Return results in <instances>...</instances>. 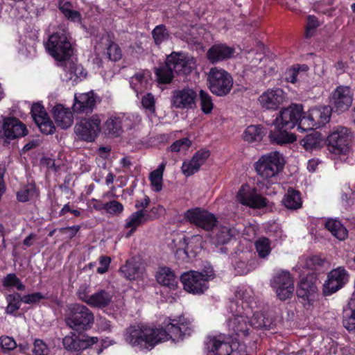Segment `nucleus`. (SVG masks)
<instances>
[{
  "mask_svg": "<svg viewBox=\"0 0 355 355\" xmlns=\"http://www.w3.org/2000/svg\"><path fill=\"white\" fill-rule=\"evenodd\" d=\"M163 324L159 328L141 324L131 325L124 331V340L139 350H150L159 343L169 339H183L193 332V325L183 317L166 320Z\"/></svg>",
  "mask_w": 355,
  "mask_h": 355,
  "instance_id": "nucleus-1",
  "label": "nucleus"
},
{
  "mask_svg": "<svg viewBox=\"0 0 355 355\" xmlns=\"http://www.w3.org/2000/svg\"><path fill=\"white\" fill-rule=\"evenodd\" d=\"M208 355H247L246 347L230 336L220 334L209 336L205 342Z\"/></svg>",
  "mask_w": 355,
  "mask_h": 355,
  "instance_id": "nucleus-2",
  "label": "nucleus"
},
{
  "mask_svg": "<svg viewBox=\"0 0 355 355\" xmlns=\"http://www.w3.org/2000/svg\"><path fill=\"white\" fill-rule=\"evenodd\" d=\"M65 322L73 330L83 331L92 328L94 315L86 306L73 304L68 306L65 314Z\"/></svg>",
  "mask_w": 355,
  "mask_h": 355,
  "instance_id": "nucleus-3",
  "label": "nucleus"
},
{
  "mask_svg": "<svg viewBox=\"0 0 355 355\" xmlns=\"http://www.w3.org/2000/svg\"><path fill=\"white\" fill-rule=\"evenodd\" d=\"M207 85L212 94L217 96L227 95L233 87V78L225 70L212 67L207 73Z\"/></svg>",
  "mask_w": 355,
  "mask_h": 355,
  "instance_id": "nucleus-4",
  "label": "nucleus"
},
{
  "mask_svg": "<svg viewBox=\"0 0 355 355\" xmlns=\"http://www.w3.org/2000/svg\"><path fill=\"white\" fill-rule=\"evenodd\" d=\"M331 112L330 106L315 107L304 112L299 129L304 132L324 126L329 121Z\"/></svg>",
  "mask_w": 355,
  "mask_h": 355,
  "instance_id": "nucleus-5",
  "label": "nucleus"
},
{
  "mask_svg": "<svg viewBox=\"0 0 355 355\" xmlns=\"http://www.w3.org/2000/svg\"><path fill=\"white\" fill-rule=\"evenodd\" d=\"M49 53L58 61H65L72 55V48L64 33H54L46 43Z\"/></svg>",
  "mask_w": 355,
  "mask_h": 355,
  "instance_id": "nucleus-6",
  "label": "nucleus"
},
{
  "mask_svg": "<svg viewBox=\"0 0 355 355\" xmlns=\"http://www.w3.org/2000/svg\"><path fill=\"white\" fill-rule=\"evenodd\" d=\"M254 167L257 174L263 179L272 178L282 169L281 155L277 152L263 155L255 162Z\"/></svg>",
  "mask_w": 355,
  "mask_h": 355,
  "instance_id": "nucleus-7",
  "label": "nucleus"
},
{
  "mask_svg": "<svg viewBox=\"0 0 355 355\" xmlns=\"http://www.w3.org/2000/svg\"><path fill=\"white\" fill-rule=\"evenodd\" d=\"M214 277V274H203L202 272L191 270L181 275L180 281L184 289L194 295L204 293L209 288L208 282Z\"/></svg>",
  "mask_w": 355,
  "mask_h": 355,
  "instance_id": "nucleus-8",
  "label": "nucleus"
},
{
  "mask_svg": "<svg viewBox=\"0 0 355 355\" xmlns=\"http://www.w3.org/2000/svg\"><path fill=\"white\" fill-rule=\"evenodd\" d=\"M352 135L344 126L334 127L327 138L329 150L334 154H346L350 148Z\"/></svg>",
  "mask_w": 355,
  "mask_h": 355,
  "instance_id": "nucleus-9",
  "label": "nucleus"
},
{
  "mask_svg": "<svg viewBox=\"0 0 355 355\" xmlns=\"http://www.w3.org/2000/svg\"><path fill=\"white\" fill-rule=\"evenodd\" d=\"M304 116L303 107L301 104H292L282 109L272 124L281 125L286 129H292L297 125L299 129L301 119Z\"/></svg>",
  "mask_w": 355,
  "mask_h": 355,
  "instance_id": "nucleus-10",
  "label": "nucleus"
},
{
  "mask_svg": "<svg viewBox=\"0 0 355 355\" xmlns=\"http://www.w3.org/2000/svg\"><path fill=\"white\" fill-rule=\"evenodd\" d=\"M101 120L98 115L83 119L74 127V132L78 138L86 141H93L101 132Z\"/></svg>",
  "mask_w": 355,
  "mask_h": 355,
  "instance_id": "nucleus-11",
  "label": "nucleus"
},
{
  "mask_svg": "<svg viewBox=\"0 0 355 355\" xmlns=\"http://www.w3.org/2000/svg\"><path fill=\"white\" fill-rule=\"evenodd\" d=\"M349 274L343 266L331 270L323 284L324 295H330L341 289L349 282Z\"/></svg>",
  "mask_w": 355,
  "mask_h": 355,
  "instance_id": "nucleus-12",
  "label": "nucleus"
},
{
  "mask_svg": "<svg viewBox=\"0 0 355 355\" xmlns=\"http://www.w3.org/2000/svg\"><path fill=\"white\" fill-rule=\"evenodd\" d=\"M166 63L178 75L187 76L196 68L194 58L182 52H173L166 57Z\"/></svg>",
  "mask_w": 355,
  "mask_h": 355,
  "instance_id": "nucleus-13",
  "label": "nucleus"
},
{
  "mask_svg": "<svg viewBox=\"0 0 355 355\" xmlns=\"http://www.w3.org/2000/svg\"><path fill=\"white\" fill-rule=\"evenodd\" d=\"M184 218L191 223L206 231L211 230L217 223L216 218L213 214L200 208L187 210L184 213Z\"/></svg>",
  "mask_w": 355,
  "mask_h": 355,
  "instance_id": "nucleus-14",
  "label": "nucleus"
},
{
  "mask_svg": "<svg viewBox=\"0 0 355 355\" xmlns=\"http://www.w3.org/2000/svg\"><path fill=\"white\" fill-rule=\"evenodd\" d=\"M197 93L189 87H184L172 92L171 105L180 110H191L196 107Z\"/></svg>",
  "mask_w": 355,
  "mask_h": 355,
  "instance_id": "nucleus-15",
  "label": "nucleus"
},
{
  "mask_svg": "<svg viewBox=\"0 0 355 355\" xmlns=\"http://www.w3.org/2000/svg\"><path fill=\"white\" fill-rule=\"evenodd\" d=\"M352 102L353 94L347 86L337 87L330 97L331 108L338 113L348 110Z\"/></svg>",
  "mask_w": 355,
  "mask_h": 355,
  "instance_id": "nucleus-16",
  "label": "nucleus"
},
{
  "mask_svg": "<svg viewBox=\"0 0 355 355\" xmlns=\"http://www.w3.org/2000/svg\"><path fill=\"white\" fill-rule=\"evenodd\" d=\"M272 285L281 300L292 297L294 292V282L288 272L282 271L276 274Z\"/></svg>",
  "mask_w": 355,
  "mask_h": 355,
  "instance_id": "nucleus-17",
  "label": "nucleus"
},
{
  "mask_svg": "<svg viewBox=\"0 0 355 355\" xmlns=\"http://www.w3.org/2000/svg\"><path fill=\"white\" fill-rule=\"evenodd\" d=\"M26 134L27 129L26 126L16 118H5L3 121H0V137L14 139Z\"/></svg>",
  "mask_w": 355,
  "mask_h": 355,
  "instance_id": "nucleus-18",
  "label": "nucleus"
},
{
  "mask_svg": "<svg viewBox=\"0 0 355 355\" xmlns=\"http://www.w3.org/2000/svg\"><path fill=\"white\" fill-rule=\"evenodd\" d=\"M284 92L280 88L269 89L258 98L261 107L267 110H277L285 101Z\"/></svg>",
  "mask_w": 355,
  "mask_h": 355,
  "instance_id": "nucleus-19",
  "label": "nucleus"
},
{
  "mask_svg": "<svg viewBox=\"0 0 355 355\" xmlns=\"http://www.w3.org/2000/svg\"><path fill=\"white\" fill-rule=\"evenodd\" d=\"M100 98L93 92L75 94L73 111L77 114L91 113Z\"/></svg>",
  "mask_w": 355,
  "mask_h": 355,
  "instance_id": "nucleus-20",
  "label": "nucleus"
},
{
  "mask_svg": "<svg viewBox=\"0 0 355 355\" xmlns=\"http://www.w3.org/2000/svg\"><path fill=\"white\" fill-rule=\"evenodd\" d=\"M236 200L242 205L252 208H262L267 204V200L265 198L258 194L255 190H250L245 185H243L238 191Z\"/></svg>",
  "mask_w": 355,
  "mask_h": 355,
  "instance_id": "nucleus-21",
  "label": "nucleus"
},
{
  "mask_svg": "<svg viewBox=\"0 0 355 355\" xmlns=\"http://www.w3.org/2000/svg\"><path fill=\"white\" fill-rule=\"evenodd\" d=\"M318 288L312 280L307 278L300 282L296 293L300 302L305 305H311L318 297Z\"/></svg>",
  "mask_w": 355,
  "mask_h": 355,
  "instance_id": "nucleus-22",
  "label": "nucleus"
},
{
  "mask_svg": "<svg viewBox=\"0 0 355 355\" xmlns=\"http://www.w3.org/2000/svg\"><path fill=\"white\" fill-rule=\"evenodd\" d=\"M98 341L96 337L77 336L74 333L66 336L62 340L64 347L69 351L85 349Z\"/></svg>",
  "mask_w": 355,
  "mask_h": 355,
  "instance_id": "nucleus-23",
  "label": "nucleus"
},
{
  "mask_svg": "<svg viewBox=\"0 0 355 355\" xmlns=\"http://www.w3.org/2000/svg\"><path fill=\"white\" fill-rule=\"evenodd\" d=\"M234 49L224 43L213 44L207 52V58L211 64L226 60L233 55Z\"/></svg>",
  "mask_w": 355,
  "mask_h": 355,
  "instance_id": "nucleus-24",
  "label": "nucleus"
},
{
  "mask_svg": "<svg viewBox=\"0 0 355 355\" xmlns=\"http://www.w3.org/2000/svg\"><path fill=\"white\" fill-rule=\"evenodd\" d=\"M209 151L207 150H200L197 151L189 162L184 161L182 163V171L186 176H191L198 172L200 166L209 157Z\"/></svg>",
  "mask_w": 355,
  "mask_h": 355,
  "instance_id": "nucleus-25",
  "label": "nucleus"
},
{
  "mask_svg": "<svg viewBox=\"0 0 355 355\" xmlns=\"http://www.w3.org/2000/svg\"><path fill=\"white\" fill-rule=\"evenodd\" d=\"M228 328L232 334L238 336H246L250 329V321L248 318L241 313L234 315L227 322Z\"/></svg>",
  "mask_w": 355,
  "mask_h": 355,
  "instance_id": "nucleus-26",
  "label": "nucleus"
},
{
  "mask_svg": "<svg viewBox=\"0 0 355 355\" xmlns=\"http://www.w3.org/2000/svg\"><path fill=\"white\" fill-rule=\"evenodd\" d=\"M64 76L67 81H71L73 85L83 80L87 75L85 69L81 64L67 61L64 64Z\"/></svg>",
  "mask_w": 355,
  "mask_h": 355,
  "instance_id": "nucleus-27",
  "label": "nucleus"
},
{
  "mask_svg": "<svg viewBox=\"0 0 355 355\" xmlns=\"http://www.w3.org/2000/svg\"><path fill=\"white\" fill-rule=\"evenodd\" d=\"M123 116H112L103 125V132L108 137H118L123 133Z\"/></svg>",
  "mask_w": 355,
  "mask_h": 355,
  "instance_id": "nucleus-28",
  "label": "nucleus"
},
{
  "mask_svg": "<svg viewBox=\"0 0 355 355\" xmlns=\"http://www.w3.org/2000/svg\"><path fill=\"white\" fill-rule=\"evenodd\" d=\"M53 116L55 123L62 129H67L73 123V114L69 109L61 105L55 106L53 109Z\"/></svg>",
  "mask_w": 355,
  "mask_h": 355,
  "instance_id": "nucleus-29",
  "label": "nucleus"
},
{
  "mask_svg": "<svg viewBox=\"0 0 355 355\" xmlns=\"http://www.w3.org/2000/svg\"><path fill=\"white\" fill-rule=\"evenodd\" d=\"M156 218V216H153L147 210H137L132 213L125 220V227H133L137 229L142 224L153 220Z\"/></svg>",
  "mask_w": 355,
  "mask_h": 355,
  "instance_id": "nucleus-30",
  "label": "nucleus"
},
{
  "mask_svg": "<svg viewBox=\"0 0 355 355\" xmlns=\"http://www.w3.org/2000/svg\"><path fill=\"white\" fill-rule=\"evenodd\" d=\"M275 128L270 130L269 137L272 143L284 144L291 143L295 140L294 135L288 132V129L284 128L281 125L272 124Z\"/></svg>",
  "mask_w": 355,
  "mask_h": 355,
  "instance_id": "nucleus-31",
  "label": "nucleus"
},
{
  "mask_svg": "<svg viewBox=\"0 0 355 355\" xmlns=\"http://www.w3.org/2000/svg\"><path fill=\"white\" fill-rule=\"evenodd\" d=\"M157 282L162 286L175 289L178 286V279L174 272L167 267L161 268L156 275Z\"/></svg>",
  "mask_w": 355,
  "mask_h": 355,
  "instance_id": "nucleus-32",
  "label": "nucleus"
},
{
  "mask_svg": "<svg viewBox=\"0 0 355 355\" xmlns=\"http://www.w3.org/2000/svg\"><path fill=\"white\" fill-rule=\"evenodd\" d=\"M282 202L285 207L290 210H297L302 205L300 193L293 188L288 189Z\"/></svg>",
  "mask_w": 355,
  "mask_h": 355,
  "instance_id": "nucleus-33",
  "label": "nucleus"
},
{
  "mask_svg": "<svg viewBox=\"0 0 355 355\" xmlns=\"http://www.w3.org/2000/svg\"><path fill=\"white\" fill-rule=\"evenodd\" d=\"M112 295L104 290H101L90 295L87 304L92 307L104 308L112 301Z\"/></svg>",
  "mask_w": 355,
  "mask_h": 355,
  "instance_id": "nucleus-34",
  "label": "nucleus"
},
{
  "mask_svg": "<svg viewBox=\"0 0 355 355\" xmlns=\"http://www.w3.org/2000/svg\"><path fill=\"white\" fill-rule=\"evenodd\" d=\"M325 227L331 234L340 241H344L348 236V232L340 221L329 218L325 222Z\"/></svg>",
  "mask_w": 355,
  "mask_h": 355,
  "instance_id": "nucleus-35",
  "label": "nucleus"
},
{
  "mask_svg": "<svg viewBox=\"0 0 355 355\" xmlns=\"http://www.w3.org/2000/svg\"><path fill=\"white\" fill-rule=\"evenodd\" d=\"M250 327L256 329H270L275 325L274 320L263 312L254 313L250 321Z\"/></svg>",
  "mask_w": 355,
  "mask_h": 355,
  "instance_id": "nucleus-36",
  "label": "nucleus"
},
{
  "mask_svg": "<svg viewBox=\"0 0 355 355\" xmlns=\"http://www.w3.org/2000/svg\"><path fill=\"white\" fill-rule=\"evenodd\" d=\"M308 70L309 67L306 64L295 65L286 71V79L288 82L295 83L304 79Z\"/></svg>",
  "mask_w": 355,
  "mask_h": 355,
  "instance_id": "nucleus-37",
  "label": "nucleus"
},
{
  "mask_svg": "<svg viewBox=\"0 0 355 355\" xmlns=\"http://www.w3.org/2000/svg\"><path fill=\"white\" fill-rule=\"evenodd\" d=\"M255 260L249 259L247 254H243L234 263V270L239 275L248 273L254 268Z\"/></svg>",
  "mask_w": 355,
  "mask_h": 355,
  "instance_id": "nucleus-38",
  "label": "nucleus"
},
{
  "mask_svg": "<svg viewBox=\"0 0 355 355\" xmlns=\"http://www.w3.org/2000/svg\"><path fill=\"white\" fill-rule=\"evenodd\" d=\"M58 8L65 18L72 22L81 23L82 16L80 12L73 10V5L69 1H60Z\"/></svg>",
  "mask_w": 355,
  "mask_h": 355,
  "instance_id": "nucleus-39",
  "label": "nucleus"
},
{
  "mask_svg": "<svg viewBox=\"0 0 355 355\" xmlns=\"http://www.w3.org/2000/svg\"><path fill=\"white\" fill-rule=\"evenodd\" d=\"M343 324L349 331H355V298L348 303V309L345 310Z\"/></svg>",
  "mask_w": 355,
  "mask_h": 355,
  "instance_id": "nucleus-40",
  "label": "nucleus"
},
{
  "mask_svg": "<svg viewBox=\"0 0 355 355\" xmlns=\"http://www.w3.org/2000/svg\"><path fill=\"white\" fill-rule=\"evenodd\" d=\"M166 167V162H162L158 168L150 173L149 179L152 189L155 192L162 189L163 173Z\"/></svg>",
  "mask_w": 355,
  "mask_h": 355,
  "instance_id": "nucleus-41",
  "label": "nucleus"
},
{
  "mask_svg": "<svg viewBox=\"0 0 355 355\" xmlns=\"http://www.w3.org/2000/svg\"><path fill=\"white\" fill-rule=\"evenodd\" d=\"M264 135L263 128L261 125H250L244 131L243 139L248 142L260 141Z\"/></svg>",
  "mask_w": 355,
  "mask_h": 355,
  "instance_id": "nucleus-42",
  "label": "nucleus"
},
{
  "mask_svg": "<svg viewBox=\"0 0 355 355\" xmlns=\"http://www.w3.org/2000/svg\"><path fill=\"white\" fill-rule=\"evenodd\" d=\"M328 266L329 263L324 259L316 255L307 258L304 266L306 268L318 272L323 271Z\"/></svg>",
  "mask_w": 355,
  "mask_h": 355,
  "instance_id": "nucleus-43",
  "label": "nucleus"
},
{
  "mask_svg": "<svg viewBox=\"0 0 355 355\" xmlns=\"http://www.w3.org/2000/svg\"><path fill=\"white\" fill-rule=\"evenodd\" d=\"M139 268L134 259L128 260L120 268V272L127 279H135L139 274Z\"/></svg>",
  "mask_w": 355,
  "mask_h": 355,
  "instance_id": "nucleus-44",
  "label": "nucleus"
},
{
  "mask_svg": "<svg viewBox=\"0 0 355 355\" xmlns=\"http://www.w3.org/2000/svg\"><path fill=\"white\" fill-rule=\"evenodd\" d=\"M173 69L165 62V65L155 69V75L159 83H170L173 78Z\"/></svg>",
  "mask_w": 355,
  "mask_h": 355,
  "instance_id": "nucleus-45",
  "label": "nucleus"
},
{
  "mask_svg": "<svg viewBox=\"0 0 355 355\" xmlns=\"http://www.w3.org/2000/svg\"><path fill=\"white\" fill-rule=\"evenodd\" d=\"M152 36L157 46H159L170 39L169 32L164 24L156 26L152 31Z\"/></svg>",
  "mask_w": 355,
  "mask_h": 355,
  "instance_id": "nucleus-46",
  "label": "nucleus"
},
{
  "mask_svg": "<svg viewBox=\"0 0 355 355\" xmlns=\"http://www.w3.org/2000/svg\"><path fill=\"white\" fill-rule=\"evenodd\" d=\"M2 286L6 288H16L24 291L26 287L15 273H9L2 279Z\"/></svg>",
  "mask_w": 355,
  "mask_h": 355,
  "instance_id": "nucleus-47",
  "label": "nucleus"
},
{
  "mask_svg": "<svg viewBox=\"0 0 355 355\" xmlns=\"http://www.w3.org/2000/svg\"><path fill=\"white\" fill-rule=\"evenodd\" d=\"M199 101L202 112L205 114H210L214 108V103L210 94L202 89L200 90Z\"/></svg>",
  "mask_w": 355,
  "mask_h": 355,
  "instance_id": "nucleus-48",
  "label": "nucleus"
},
{
  "mask_svg": "<svg viewBox=\"0 0 355 355\" xmlns=\"http://www.w3.org/2000/svg\"><path fill=\"white\" fill-rule=\"evenodd\" d=\"M236 230L227 227H220L217 229L215 239L218 244H225L227 243L232 236H235Z\"/></svg>",
  "mask_w": 355,
  "mask_h": 355,
  "instance_id": "nucleus-49",
  "label": "nucleus"
},
{
  "mask_svg": "<svg viewBox=\"0 0 355 355\" xmlns=\"http://www.w3.org/2000/svg\"><path fill=\"white\" fill-rule=\"evenodd\" d=\"M322 140L318 132H313L304 137L300 141L306 150H312L320 146Z\"/></svg>",
  "mask_w": 355,
  "mask_h": 355,
  "instance_id": "nucleus-50",
  "label": "nucleus"
},
{
  "mask_svg": "<svg viewBox=\"0 0 355 355\" xmlns=\"http://www.w3.org/2000/svg\"><path fill=\"white\" fill-rule=\"evenodd\" d=\"M6 301L8 306L6 311L8 314H12L19 309L21 302H22V297L17 293L10 294L6 296Z\"/></svg>",
  "mask_w": 355,
  "mask_h": 355,
  "instance_id": "nucleus-51",
  "label": "nucleus"
},
{
  "mask_svg": "<svg viewBox=\"0 0 355 355\" xmlns=\"http://www.w3.org/2000/svg\"><path fill=\"white\" fill-rule=\"evenodd\" d=\"M130 86L137 92H141L147 88L148 80L141 73H136L130 79Z\"/></svg>",
  "mask_w": 355,
  "mask_h": 355,
  "instance_id": "nucleus-52",
  "label": "nucleus"
},
{
  "mask_svg": "<svg viewBox=\"0 0 355 355\" xmlns=\"http://www.w3.org/2000/svg\"><path fill=\"white\" fill-rule=\"evenodd\" d=\"M255 247L261 258H266L271 252L270 241L267 238H261L257 241Z\"/></svg>",
  "mask_w": 355,
  "mask_h": 355,
  "instance_id": "nucleus-53",
  "label": "nucleus"
},
{
  "mask_svg": "<svg viewBox=\"0 0 355 355\" xmlns=\"http://www.w3.org/2000/svg\"><path fill=\"white\" fill-rule=\"evenodd\" d=\"M36 187L34 184H28L17 192V200L22 202H27L36 195Z\"/></svg>",
  "mask_w": 355,
  "mask_h": 355,
  "instance_id": "nucleus-54",
  "label": "nucleus"
},
{
  "mask_svg": "<svg viewBox=\"0 0 355 355\" xmlns=\"http://www.w3.org/2000/svg\"><path fill=\"white\" fill-rule=\"evenodd\" d=\"M336 0H320L315 4V10L327 16H331L336 8L333 7Z\"/></svg>",
  "mask_w": 355,
  "mask_h": 355,
  "instance_id": "nucleus-55",
  "label": "nucleus"
},
{
  "mask_svg": "<svg viewBox=\"0 0 355 355\" xmlns=\"http://www.w3.org/2000/svg\"><path fill=\"white\" fill-rule=\"evenodd\" d=\"M106 54L109 60L116 62L122 57V53L119 45L114 42L108 40Z\"/></svg>",
  "mask_w": 355,
  "mask_h": 355,
  "instance_id": "nucleus-56",
  "label": "nucleus"
},
{
  "mask_svg": "<svg viewBox=\"0 0 355 355\" xmlns=\"http://www.w3.org/2000/svg\"><path fill=\"white\" fill-rule=\"evenodd\" d=\"M31 115L35 121H43L49 117L44 107L40 103H34L31 107Z\"/></svg>",
  "mask_w": 355,
  "mask_h": 355,
  "instance_id": "nucleus-57",
  "label": "nucleus"
},
{
  "mask_svg": "<svg viewBox=\"0 0 355 355\" xmlns=\"http://www.w3.org/2000/svg\"><path fill=\"white\" fill-rule=\"evenodd\" d=\"M143 107L150 114L155 112V99L151 93H147L141 98Z\"/></svg>",
  "mask_w": 355,
  "mask_h": 355,
  "instance_id": "nucleus-58",
  "label": "nucleus"
},
{
  "mask_svg": "<svg viewBox=\"0 0 355 355\" xmlns=\"http://www.w3.org/2000/svg\"><path fill=\"white\" fill-rule=\"evenodd\" d=\"M103 209L109 214H118L123 211V206L121 202L116 200H112L105 203L103 205Z\"/></svg>",
  "mask_w": 355,
  "mask_h": 355,
  "instance_id": "nucleus-59",
  "label": "nucleus"
},
{
  "mask_svg": "<svg viewBox=\"0 0 355 355\" xmlns=\"http://www.w3.org/2000/svg\"><path fill=\"white\" fill-rule=\"evenodd\" d=\"M36 124L40 131L46 135H51L55 130V125L53 121L50 120L49 117L46 118L43 121L36 123Z\"/></svg>",
  "mask_w": 355,
  "mask_h": 355,
  "instance_id": "nucleus-60",
  "label": "nucleus"
},
{
  "mask_svg": "<svg viewBox=\"0 0 355 355\" xmlns=\"http://www.w3.org/2000/svg\"><path fill=\"white\" fill-rule=\"evenodd\" d=\"M45 297L40 292H36L31 294L25 295L22 297V302L27 304H33L38 303Z\"/></svg>",
  "mask_w": 355,
  "mask_h": 355,
  "instance_id": "nucleus-61",
  "label": "nucleus"
},
{
  "mask_svg": "<svg viewBox=\"0 0 355 355\" xmlns=\"http://www.w3.org/2000/svg\"><path fill=\"white\" fill-rule=\"evenodd\" d=\"M33 353L34 355H48L49 348L42 340L36 339L34 342Z\"/></svg>",
  "mask_w": 355,
  "mask_h": 355,
  "instance_id": "nucleus-62",
  "label": "nucleus"
},
{
  "mask_svg": "<svg viewBox=\"0 0 355 355\" xmlns=\"http://www.w3.org/2000/svg\"><path fill=\"white\" fill-rule=\"evenodd\" d=\"M191 146V141L187 138L180 139L174 142L170 146L172 152H179L181 150H187Z\"/></svg>",
  "mask_w": 355,
  "mask_h": 355,
  "instance_id": "nucleus-63",
  "label": "nucleus"
},
{
  "mask_svg": "<svg viewBox=\"0 0 355 355\" xmlns=\"http://www.w3.org/2000/svg\"><path fill=\"white\" fill-rule=\"evenodd\" d=\"M0 345L4 352L10 351L17 347L15 340L9 336H3L0 338Z\"/></svg>",
  "mask_w": 355,
  "mask_h": 355,
  "instance_id": "nucleus-64",
  "label": "nucleus"
}]
</instances>
